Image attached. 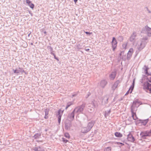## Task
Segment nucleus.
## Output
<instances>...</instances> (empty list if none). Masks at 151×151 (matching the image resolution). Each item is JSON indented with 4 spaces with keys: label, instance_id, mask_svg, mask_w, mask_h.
Segmentation results:
<instances>
[{
    "label": "nucleus",
    "instance_id": "nucleus-30",
    "mask_svg": "<svg viewBox=\"0 0 151 151\" xmlns=\"http://www.w3.org/2000/svg\"><path fill=\"white\" fill-rule=\"evenodd\" d=\"M14 73H19V72L16 70H14Z\"/></svg>",
    "mask_w": 151,
    "mask_h": 151
},
{
    "label": "nucleus",
    "instance_id": "nucleus-15",
    "mask_svg": "<svg viewBox=\"0 0 151 151\" xmlns=\"http://www.w3.org/2000/svg\"><path fill=\"white\" fill-rule=\"evenodd\" d=\"M115 136L117 137L120 138L122 137L123 135L121 133L118 132H116L114 133Z\"/></svg>",
    "mask_w": 151,
    "mask_h": 151
},
{
    "label": "nucleus",
    "instance_id": "nucleus-37",
    "mask_svg": "<svg viewBox=\"0 0 151 151\" xmlns=\"http://www.w3.org/2000/svg\"><path fill=\"white\" fill-rule=\"evenodd\" d=\"M150 30H151V32H150V34H148V35L149 36H151V29H150Z\"/></svg>",
    "mask_w": 151,
    "mask_h": 151
},
{
    "label": "nucleus",
    "instance_id": "nucleus-26",
    "mask_svg": "<svg viewBox=\"0 0 151 151\" xmlns=\"http://www.w3.org/2000/svg\"><path fill=\"white\" fill-rule=\"evenodd\" d=\"M40 134H37L35 135L34 137H35V138H36L39 137L40 136Z\"/></svg>",
    "mask_w": 151,
    "mask_h": 151
},
{
    "label": "nucleus",
    "instance_id": "nucleus-40",
    "mask_svg": "<svg viewBox=\"0 0 151 151\" xmlns=\"http://www.w3.org/2000/svg\"><path fill=\"white\" fill-rule=\"evenodd\" d=\"M31 45H33V43H31Z\"/></svg>",
    "mask_w": 151,
    "mask_h": 151
},
{
    "label": "nucleus",
    "instance_id": "nucleus-21",
    "mask_svg": "<svg viewBox=\"0 0 151 151\" xmlns=\"http://www.w3.org/2000/svg\"><path fill=\"white\" fill-rule=\"evenodd\" d=\"M83 110V109L82 107H80L78 109V110L77 111V112H82Z\"/></svg>",
    "mask_w": 151,
    "mask_h": 151
},
{
    "label": "nucleus",
    "instance_id": "nucleus-16",
    "mask_svg": "<svg viewBox=\"0 0 151 151\" xmlns=\"http://www.w3.org/2000/svg\"><path fill=\"white\" fill-rule=\"evenodd\" d=\"M107 83V82L105 80L102 81L100 83L101 86L102 87H104Z\"/></svg>",
    "mask_w": 151,
    "mask_h": 151
},
{
    "label": "nucleus",
    "instance_id": "nucleus-38",
    "mask_svg": "<svg viewBox=\"0 0 151 151\" xmlns=\"http://www.w3.org/2000/svg\"><path fill=\"white\" fill-rule=\"evenodd\" d=\"M46 116H45V117H45V119H46V118H47Z\"/></svg>",
    "mask_w": 151,
    "mask_h": 151
},
{
    "label": "nucleus",
    "instance_id": "nucleus-12",
    "mask_svg": "<svg viewBox=\"0 0 151 151\" xmlns=\"http://www.w3.org/2000/svg\"><path fill=\"white\" fill-rule=\"evenodd\" d=\"M89 129H88L87 127H83L82 128L81 132L83 133H86L88 132Z\"/></svg>",
    "mask_w": 151,
    "mask_h": 151
},
{
    "label": "nucleus",
    "instance_id": "nucleus-29",
    "mask_svg": "<svg viewBox=\"0 0 151 151\" xmlns=\"http://www.w3.org/2000/svg\"><path fill=\"white\" fill-rule=\"evenodd\" d=\"M85 33L87 34H88V35H91L92 34V32H85Z\"/></svg>",
    "mask_w": 151,
    "mask_h": 151
},
{
    "label": "nucleus",
    "instance_id": "nucleus-13",
    "mask_svg": "<svg viewBox=\"0 0 151 151\" xmlns=\"http://www.w3.org/2000/svg\"><path fill=\"white\" fill-rule=\"evenodd\" d=\"M135 111H131L132 116L133 119L136 120L137 119V118L136 114V113L134 112Z\"/></svg>",
    "mask_w": 151,
    "mask_h": 151
},
{
    "label": "nucleus",
    "instance_id": "nucleus-20",
    "mask_svg": "<svg viewBox=\"0 0 151 151\" xmlns=\"http://www.w3.org/2000/svg\"><path fill=\"white\" fill-rule=\"evenodd\" d=\"M111 148L110 147H108L105 149L104 151H111Z\"/></svg>",
    "mask_w": 151,
    "mask_h": 151
},
{
    "label": "nucleus",
    "instance_id": "nucleus-22",
    "mask_svg": "<svg viewBox=\"0 0 151 151\" xmlns=\"http://www.w3.org/2000/svg\"><path fill=\"white\" fill-rule=\"evenodd\" d=\"M72 104L70 103H70H68L67 104V105L66 106V108L65 109H68V108Z\"/></svg>",
    "mask_w": 151,
    "mask_h": 151
},
{
    "label": "nucleus",
    "instance_id": "nucleus-1",
    "mask_svg": "<svg viewBox=\"0 0 151 151\" xmlns=\"http://www.w3.org/2000/svg\"><path fill=\"white\" fill-rule=\"evenodd\" d=\"M143 89L144 90L147 92L149 91V92L151 93V84L147 82H145L143 85Z\"/></svg>",
    "mask_w": 151,
    "mask_h": 151
},
{
    "label": "nucleus",
    "instance_id": "nucleus-25",
    "mask_svg": "<svg viewBox=\"0 0 151 151\" xmlns=\"http://www.w3.org/2000/svg\"><path fill=\"white\" fill-rule=\"evenodd\" d=\"M61 116L60 115L58 117V122L60 124V120H61Z\"/></svg>",
    "mask_w": 151,
    "mask_h": 151
},
{
    "label": "nucleus",
    "instance_id": "nucleus-7",
    "mask_svg": "<svg viewBox=\"0 0 151 151\" xmlns=\"http://www.w3.org/2000/svg\"><path fill=\"white\" fill-rule=\"evenodd\" d=\"M135 82V79H134L133 81V83L132 85L130 86V88H129L128 91H127L126 93L125 94V95H128L129 93H132L134 86V83Z\"/></svg>",
    "mask_w": 151,
    "mask_h": 151
},
{
    "label": "nucleus",
    "instance_id": "nucleus-35",
    "mask_svg": "<svg viewBox=\"0 0 151 151\" xmlns=\"http://www.w3.org/2000/svg\"><path fill=\"white\" fill-rule=\"evenodd\" d=\"M124 51H122V52H121V53L120 54V56H121V55H122V53H124Z\"/></svg>",
    "mask_w": 151,
    "mask_h": 151
},
{
    "label": "nucleus",
    "instance_id": "nucleus-3",
    "mask_svg": "<svg viewBox=\"0 0 151 151\" xmlns=\"http://www.w3.org/2000/svg\"><path fill=\"white\" fill-rule=\"evenodd\" d=\"M143 69L147 76H151V69H150L147 66L145 65Z\"/></svg>",
    "mask_w": 151,
    "mask_h": 151
},
{
    "label": "nucleus",
    "instance_id": "nucleus-28",
    "mask_svg": "<svg viewBox=\"0 0 151 151\" xmlns=\"http://www.w3.org/2000/svg\"><path fill=\"white\" fill-rule=\"evenodd\" d=\"M116 144L118 145H119V144H121L122 145H124V144L123 143H122L119 142H117L116 143Z\"/></svg>",
    "mask_w": 151,
    "mask_h": 151
},
{
    "label": "nucleus",
    "instance_id": "nucleus-11",
    "mask_svg": "<svg viewBox=\"0 0 151 151\" xmlns=\"http://www.w3.org/2000/svg\"><path fill=\"white\" fill-rule=\"evenodd\" d=\"M116 74V73L115 72H112L109 76L110 79L111 80H114L115 78Z\"/></svg>",
    "mask_w": 151,
    "mask_h": 151
},
{
    "label": "nucleus",
    "instance_id": "nucleus-39",
    "mask_svg": "<svg viewBox=\"0 0 151 151\" xmlns=\"http://www.w3.org/2000/svg\"><path fill=\"white\" fill-rule=\"evenodd\" d=\"M44 33L45 34H46V31H45L44 32Z\"/></svg>",
    "mask_w": 151,
    "mask_h": 151
},
{
    "label": "nucleus",
    "instance_id": "nucleus-24",
    "mask_svg": "<svg viewBox=\"0 0 151 151\" xmlns=\"http://www.w3.org/2000/svg\"><path fill=\"white\" fill-rule=\"evenodd\" d=\"M146 79L149 82L151 83V77H147V76H146Z\"/></svg>",
    "mask_w": 151,
    "mask_h": 151
},
{
    "label": "nucleus",
    "instance_id": "nucleus-8",
    "mask_svg": "<svg viewBox=\"0 0 151 151\" xmlns=\"http://www.w3.org/2000/svg\"><path fill=\"white\" fill-rule=\"evenodd\" d=\"M127 139L128 141L132 142H133L135 140L134 137L132 135L130 134L128 135Z\"/></svg>",
    "mask_w": 151,
    "mask_h": 151
},
{
    "label": "nucleus",
    "instance_id": "nucleus-2",
    "mask_svg": "<svg viewBox=\"0 0 151 151\" xmlns=\"http://www.w3.org/2000/svg\"><path fill=\"white\" fill-rule=\"evenodd\" d=\"M142 104V103L138 100L134 101L131 107V111H136L137 110V108Z\"/></svg>",
    "mask_w": 151,
    "mask_h": 151
},
{
    "label": "nucleus",
    "instance_id": "nucleus-4",
    "mask_svg": "<svg viewBox=\"0 0 151 151\" xmlns=\"http://www.w3.org/2000/svg\"><path fill=\"white\" fill-rule=\"evenodd\" d=\"M151 135V131H145L141 132L140 136L143 139H145L146 137L149 136Z\"/></svg>",
    "mask_w": 151,
    "mask_h": 151
},
{
    "label": "nucleus",
    "instance_id": "nucleus-32",
    "mask_svg": "<svg viewBox=\"0 0 151 151\" xmlns=\"http://www.w3.org/2000/svg\"><path fill=\"white\" fill-rule=\"evenodd\" d=\"M144 122V124L145 125H146V124L147 123V121L146 120H145Z\"/></svg>",
    "mask_w": 151,
    "mask_h": 151
},
{
    "label": "nucleus",
    "instance_id": "nucleus-34",
    "mask_svg": "<svg viewBox=\"0 0 151 151\" xmlns=\"http://www.w3.org/2000/svg\"><path fill=\"white\" fill-rule=\"evenodd\" d=\"M77 1H78V0H74V1L75 4H76V3Z\"/></svg>",
    "mask_w": 151,
    "mask_h": 151
},
{
    "label": "nucleus",
    "instance_id": "nucleus-27",
    "mask_svg": "<svg viewBox=\"0 0 151 151\" xmlns=\"http://www.w3.org/2000/svg\"><path fill=\"white\" fill-rule=\"evenodd\" d=\"M62 139L63 141L65 143L67 142L68 141L67 140L65 139V138H63Z\"/></svg>",
    "mask_w": 151,
    "mask_h": 151
},
{
    "label": "nucleus",
    "instance_id": "nucleus-18",
    "mask_svg": "<svg viewBox=\"0 0 151 151\" xmlns=\"http://www.w3.org/2000/svg\"><path fill=\"white\" fill-rule=\"evenodd\" d=\"M64 136L67 138L69 139L70 138V135L68 133H65L64 134Z\"/></svg>",
    "mask_w": 151,
    "mask_h": 151
},
{
    "label": "nucleus",
    "instance_id": "nucleus-19",
    "mask_svg": "<svg viewBox=\"0 0 151 151\" xmlns=\"http://www.w3.org/2000/svg\"><path fill=\"white\" fill-rule=\"evenodd\" d=\"M74 111L72 112L70 114V117L71 118L72 117V119H74Z\"/></svg>",
    "mask_w": 151,
    "mask_h": 151
},
{
    "label": "nucleus",
    "instance_id": "nucleus-9",
    "mask_svg": "<svg viewBox=\"0 0 151 151\" xmlns=\"http://www.w3.org/2000/svg\"><path fill=\"white\" fill-rule=\"evenodd\" d=\"M136 36L137 35L136 33L134 32L133 33L130 37V41L131 42L135 40Z\"/></svg>",
    "mask_w": 151,
    "mask_h": 151
},
{
    "label": "nucleus",
    "instance_id": "nucleus-6",
    "mask_svg": "<svg viewBox=\"0 0 151 151\" xmlns=\"http://www.w3.org/2000/svg\"><path fill=\"white\" fill-rule=\"evenodd\" d=\"M134 52L133 49L132 48H130L127 54V59L128 60H129L131 57L132 54Z\"/></svg>",
    "mask_w": 151,
    "mask_h": 151
},
{
    "label": "nucleus",
    "instance_id": "nucleus-33",
    "mask_svg": "<svg viewBox=\"0 0 151 151\" xmlns=\"http://www.w3.org/2000/svg\"><path fill=\"white\" fill-rule=\"evenodd\" d=\"M48 112H45V116H47L48 115Z\"/></svg>",
    "mask_w": 151,
    "mask_h": 151
},
{
    "label": "nucleus",
    "instance_id": "nucleus-10",
    "mask_svg": "<svg viewBox=\"0 0 151 151\" xmlns=\"http://www.w3.org/2000/svg\"><path fill=\"white\" fill-rule=\"evenodd\" d=\"M26 3L28 4V5L32 9L34 8V5L32 3L31 1H30L29 0H26Z\"/></svg>",
    "mask_w": 151,
    "mask_h": 151
},
{
    "label": "nucleus",
    "instance_id": "nucleus-14",
    "mask_svg": "<svg viewBox=\"0 0 151 151\" xmlns=\"http://www.w3.org/2000/svg\"><path fill=\"white\" fill-rule=\"evenodd\" d=\"M119 83V81H117L114 83L112 87V88L113 90H114L116 88H117Z\"/></svg>",
    "mask_w": 151,
    "mask_h": 151
},
{
    "label": "nucleus",
    "instance_id": "nucleus-31",
    "mask_svg": "<svg viewBox=\"0 0 151 151\" xmlns=\"http://www.w3.org/2000/svg\"><path fill=\"white\" fill-rule=\"evenodd\" d=\"M54 58L55 59H56L58 61L59 60V59L57 58H56V56L55 55H54Z\"/></svg>",
    "mask_w": 151,
    "mask_h": 151
},
{
    "label": "nucleus",
    "instance_id": "nucleus-5",
    "mask_svg": "<svg viewBox=\"0 0 151 151\" xmlns=\"http://www.w3.org/2000/svg\"><path fill=\"white\" fill-rule=\"evenodd\" d=\"M113 50L114 51L116 48L117 46V42L114 37H113L111 42Z\"/></svg>",
    "mask_w": 151,
    "mask_h": 151
},
{
    "label": "nucleus",
    "instance_id": "nucleus-17",
    "mask_svg": "<svg viewBox=\"0 0 151 151\" xmlns=\"http://www.w3.org/2000/svg\"><path fill=\"white\" fill-rule=\"evenodd\" d=\"M93 124L92 122H89L88 124L87 127L88 129H89V130H90L91 129V128L93 127Z\"/></svg>",
    "mask_w": 151,
    "mask_h": 151
},
{
    "label": "nucleus",
    "instance_id": "nucleus-36",
    "mask_svg": "<svg viewBox=\"0 0 151 151\" xmlns=\"http://www.w3.org/2000/svg\"><path fill=\"white\" fill-rule=\"evenodd\" d=\"M89 49H85V50L87 51H88L89 50Z\"/></svg>",
    "mask_w": 151,
    "mask_h": 151
},
{
    "label": "nucleus",
    "instance_id": "nucleus-23",
    "mask_svg": "<svg viewBox=\"0 0 151 151\" xmlns=\"http://www.w3.org/2000/svg\"><path fill=\"white\" fill-rule=\"evenodd\" d=\"M122 47L124 49H126L127 48V44L124 43L122 45Z\"/></svg>",
    "mask_w": 151,
    "mask_h": 151
}]
</instances>
